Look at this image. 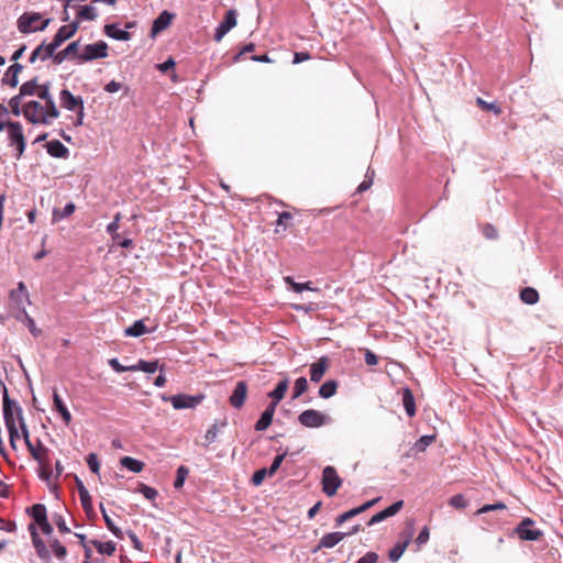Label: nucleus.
I'll use <instances>...</instances> for the list:
<instances>
[{
  "instance_id": "nucleus-9",
  "label": "nucleus",
  "mask_w": 563,
  "mask_h": 563,
  "mask_svg": "<svg viewBox=\"0 0 563 563\" xmlns=\"http://www.w3.org/2000/svg\"><path fill=\"white\" fill-rule=\"evenodd\" d=\"M342 481L333 466L324 467L322 472V490L327 496L336 494Z\"/></svg>"
},
{
  "instance_id": "nucleus-44",
  "label": "nucleus",
  "mask_w": 563,
  "mask_h": 563,
  "mask_svg": "<svg viewBox=\"0 0 563 563\" xmlns=\"http://www.w3.org/2000/svg\"><path fill=\"white\" fill-rule=\"evenodd\" d=\"M415 534V522L413 520H408L405 525L404 530L400 532V542H406V545L408 547L410 541L412 540V537Z\"/></svg>"
},
{
  "instance_id": "nucleus-43",
  "label": "nucleus",
  "mask_w": 563,
  "mask_h": 563,
  "mask_svg": "<svg viewBox=\"0 0 563 563\" xmlns=\"http://www.w3.org/2000/svg\"><path fill=\"white\" fill-rule=\"evenodd\" d=\"M96 18H97V12L93 7H90V5L79 7V10L77 12L78 20L93 21V20H96Z\"/></svg>"
},
{
  "instance_id": "nucleus-64",
  "label": "nucleus",
  "mask_w": 563,
  "mask_h": 563,
  "mask_svg": "<svg viewBox=\"0 0 563 563\" xmlns=\"http://www.w3.org/2000/svg\"><path fill=\"white\" fill-rule=\"evenodd\" d=\"M378 554L376 552L369 551L362 558L357 560L356 563H376L378 561Z\"/></svg>"
},
{
  "instance_id": "nucleus-34",
  "label": "nucleus",
  "mask_w": 563,
  "mask_h": 563,
  "mask_svg": "<svg viewBox=\"0 0 563 563\" xmlns=\"http://www.w3.org/2000/svg\"><path fill=\"white\" fill-rule=\"evenodd\" d=\"M91 545H93L98 553L106 555H113L115 552V543L113 541L101 542L98 540H90Z\"/></svg>"
},
{
  "instance_id": "nucleus-30",
  "label": "nucleus",
  "mask_w": 563,
  "mask_h": 563,
  "mask_svg": "<svg viewBox=\"0 0 563 563\" xmlns=\"http://www.w3.org/2000/svg\"><path fill=\"white\" fill-rule=\"evenodd\" d=\"M150 332H152V331L147 329V327L144 323V320H137L131 327H129L124 330V334L126 336H134V338L141 336V335H143L145 333H150Z\"/></svg>"
},
{
  "instance_id": "nucleus-23",
  "label": "nucleus",
  "mask_w": 563,
  "mask_h": 563,
  "mask_svg": "<svg viewBox=\"0 0 563 563\" xmlns=\"http://www.w3.org/2000/svg\"><path fill=\"white\" fill-rule=\"evenodd\" d=\"M53 408L60 415L64 423L68 427L71 422V415L56 389L53 391Z\"/></svg>"
},
{
  "instance_id": "nucleus-18",
  "label": "nucleus",
  "mask_w": 563,
  "mask_h": 563,
  "mask_svg": "<svg viewBox=\"0 0 563 563\" xmlns=\"http://www.w3.org/2000/svg\"><path fill=\"white\" fill-rule=\"evenodd\" d=\"M78 48H79V41H74L70 44L67 45L66 48L63 51H59L58 53L53 54V63L56 65L62 64L67 58H77L78 59Z\"/></svg>"
},
{
  "instance_id": "nucleus-7",
  "label": "nucleus",
  "mask_w": 563,
  "mask_h": 563,
  "mask_svg": "<svg viewBox=\"0 0 563 563\" xmlns=\"http://www.w3.org/2000/svg\"><path fill=\"white\" fill-rule=\"evenodd\" d=\"M41 18L42 16H41L40 13H23L18 19V29H19V31L21 33H23V34H26V33H31V32H35V31H43V30H45L46 26L49 23L48 19L43 21L40 26L33 25L34 23L40 21Z\"/></svg>"
},
{
  "instance_id": "nucleus-25",
  "label": "nucleus",
  "mask_w": 563,
  "mask_h": 563,
  "mask_svg": "<svg viewBox=\"0 0 563 563\" xmlns=\"http://www.w3.org/2000/svg\"><path fill=\"white\" fill-rule=\"evenodd\" d=\"M47 153L57 158H67L69 151L68 148L58 140H53L46 143Z\"/></svg>"
},
{
  "instance_id": "nucleus-53",
  "label": "nucleus",
  "mask_w": 563,
  "mask_h": 563,
  "mask_svg": "<svg viewBox=\"0 0 563 563\" xmlns=\"http://www.w3.org/2000/svg\"><path fill=\"white\" fill-rule=\"evenodd\" d=\"M19 426H20L21 433L24 439L25 445H26L29 452H31L32 450L36 449V445H34L30 440V432H29V429L26 427L24 419H21V422H19Z\"/></svg>"
},
{
  "instance_id": "nucleus-2",
  "label": "nucleus",
  "mask_w": 563,
  "mask_h": 563,
  "mask_svg": "<svg viewBox=\"0 0 563 563\" xmlns=\"http://www.w3.org/2000/svg\"><path fill=\"white\" fill-rule=\"evenodd\" d=\"M32 457L38 463V476L45 482H49L53 475V467L49 457V450L37 440L36 449L30 452Z\"/></svg>"
},
{
  "instance_id": "nucleus-12",
  "label": "nucleus",
  "mask_w": 563,
  "mask_h": 563,
  "mask_svg": "<svg viewBox=\"0 0 563 563\" xmlns=\"http://www.w3.org/2000/svg\"><path fill=\"white\" fill-rule=\"evenodd\" d=\"M236 25V11L234 9H230L227 11L224 19L217 26L213 40L216 42H220L223 36L234 26Z\"/></svg>"
},
{
  "instance_id": "nucleus-24",
  "label": "nucleus",
  "mask_w": 563,
  "mask_h": 563,
  "mask_svg": "<svg viewBox=\"0 0 563 563\" xmlns=\"http://www.w3.org/2000/svg\"><path fill=\"white\" fill-rule=\"evenodd\" d=\"M76 486L82 509L86 511L87 515H89L90 512L93 511L91 496L88 489L85 487L84 483L79 478H76Z\"/></svg>"
},
{
  "instance_id": "nucleus-28",
  "label": "nucleus",
  "mask_w": 563,
  "mask_h": 563,
  "mask_svg": "<svg viewBox=\"0 0 563 563\" xmlns=\"http://www.w3.org/2000/svg\"><path fill=\"white\" fill-rule=\"evenodd\" d=\"M289 387V382L287 378L280 380L275 389L268 393V397L272 398L271 404H275V407L279 404V401L285 397V394Z\"/></svg>"
},
{
  "instance_id": "nucleus-57",
  "label": "nucleus",
  "mask_w": 563,
  "mask_h": 563,
  "mask_svg": "<svg viewBox=\"0 0 563 563\" xmlns=\"http://www.w3.org/2000/svg\"><path fill=\"white\" fill-rule=\"evenodd\" d=\"M22 98L19 93L16 96H13L10 100H9V107L11 109V112L14 114V115H20L22 113V108H21V101H22Z\"/></svg>"
},
{
  "instance_id": "nucleus-56",
  "label": "nucleus",
  "mask_w": 563,
  "mask_h": 563,
  "mask_svg": "<svg viewBox=\"0 0 563 563\" xmlns=\"http://www.w3.org/2000/svg\"><path fill=\"white\" fill-rule=\"evenodd\" d=\"M481 231L488 240H496L498 238V231L492 223L483 224Z\"/></svg>"
},
{
  "instance_id": "nucleus-47",
  "label": "nucleus",
  "mask_w": 563,
  "mask_h": 563,
  "mask_svg": "<svg viewBox=\"0 0 563 563\" xmlns=\"http://www.w3.org/2000/svg\"><path fill=\"white\" fill-rule=\"evenodd\" d=\"M227 424L225 421L221 422L220 424L218 423H213L206 432L205 434V440H206V443L205 445L208 446L209 444H211L212 442L216 441L217 439V435H218V432L220 430V427H224Z\"/></svg>"
},
{
  "instance_id": "nucleus-14",
  "label": "nucleus",
  "mask_w": 563,
  "mask_h": 563,
  "mask_svg": "<svg viewBox=\"0 0 563 563\" xmlns=\"http://www.w3.org/2000/svg\"><path fill=\"white\" fill-rule=\"evenodd\" d=\"M378 500H379V497L374 498L372 500H368V501L364 503L363 505H361L358 507H355V508H353L351 510H347V511L341 514L340 516H338L335 518V525L336 526H341L345 521L352 519L353 517H355V516L366 511L371 507H373Z\"/></svg>"
},
{
  "instance_id": "nucleus-46",
  "label": "nucleus",
  "mask_w": 563,
  "mask_h": 563,
  "mask_svg": "<svg viewBox=\"0 0 563 563\" xmlns=\"http://www.w3.org/2000/svg\"><path fill=\"white\" fill-rule=\"evenodd\" d=\"M76 206L73 202H68L63 210L54 209L53 219L55 221L62 220L71 216L75 212Z\"/></svg>"
},
{
  "instance_id": "nucleus-63",
  "label": "nucleus",
  "mask_w": 563,
  "mask_h": 563,
  "mask_svg": "<svg viewBox=\"0 0 563 563\" xmlns=\"http://www.w3.org/2000/svg\"><path fill=\"white\" fill-rule=\"evenodd\" d=\"M268 475V471L267 468H261V470H257L253 476H252V483L255 485V486H258L263 483V481L265 479V477Z\"/></svg>"
},
{
  "instance_id": "nucleus-39",
  "label": "nucleus",
  "mask_w": 563,
  "mask_h": 563,
  "mask_svg": "<svg viewBox=\"0 0 563 563\" xmlns=\"http://www.w3.org/2000/svg\"><path fill=\"white\" fill-rule=\"evenodd\" d=\"M29 514L31 515V517L34 519V521L36 523H40V522L44 521L45 519H47L46 507L43 504L33 505L30 508Z\"/></svg>"
},
{
  "instance_id": "nucleus-26",
  "label": "nucleus",
  "mask_w": 563,
  "mask_h": 563,
  "mask_svg": "<svg viewBox=\"0 0 563 563\" xmlns=\"http://www.w3.org/2000/svg\"><path fill=\"white\" fill-rule=\"evenodd\" d=\"M23 66L19 63H14L11 65L7 73L4 74V77L2 78L3 85H9L10 87H15L18 85V76L22 71Z\"/></svg>"
},
{
  "instance_id": "nucleus-54",
  "label": "nucleus",
  "mask_w": 563,
  "mask_h": 563,
  "mask_svg": "<svg viewBox=\"0 0 563 563\" xmlns=\"http://www.w3.org/2000/svg\"><path fill=\"white\" fill-rule=\"evenodd\" d=\"M467 500L462 494H456L449 499V505L456 509H464L467 507Z\"/></svg>"
},
{
  "instance_id": "nucleus-20",
  "label": "nucleus",
  "mask_w": 563,
  "mask_h": 563,
  "mask_svg": "<svg viewBox=\"0 0 563 563\" xmlns=\"http://www.w3.org/2000/svg\"><path fill=\"white\" fill-rule=\"evenodd\" d=\"M345 537H346V534L344 532L327 533L320 539L318 545L312 550V552L316 553L317 551H319L323 548H327V549L333 548L340 541H342Z\"/></svg>"
},
{
  "instance_id": "nucleus-35",
  "label": "nucleus",
  "mask_w": 563,
  "mask_h": 563,
  "mask_svg": "<svg viewBox=\"0 0 563 563\" xmlns=\"http://www.w3.org/2000/svg\"><path fill=\"white\" fill-rule=\"evenodd\" d=\"M48 44L42 43L38 45L31 54L29 60L30 63H35L36 59L46 60L48 58L53 59V55H48Z\"/></svg>"
},
{
  "instance_id": "nucleus-61",
  "label": "nucleus",
  "mask_w": 563,
  "mask_h": 563,
  "mask_svg": "<svg viewBox=\"0 0 563 563\" xmlns=\"http://www.w3.org/2000/svg\"><path fill=\"white\" fill-rule=\"evenodd\" d=\"M286 454L287 452H284L283 454H278L274 457L272 465L269 468H267L269 476H273L277 472V470L280 467V464L285 460Z\"/></svg>"
},
{
  "instance_id": "nucleus-52",
  "label": "nucleus",
  "mask_w": 563,
  "mask_h": 563,
  "mask_svg": "<svg viewBox=\"0 0 563 563\" xmlns=\"http://www.w3.org/2000/svg\"><path fill=\"white\" fill-rule=\"evenodd\" d=\"M137 492L143 494V496L148 500H154L158 495V493L155 488L150 487V486L145 485L144 483H139Z\"/></svg>"
},
{
  "instance_id": "nucleus-17",
  "label": "nucleus",
  "mask_w": 563,
  "mask_h": 563,
  "mask_svg": "<svg viewBox=\"0 0 563 563\" xmlns=\"http://www.w3.org/2000/svg\"><path fill=\"white\" fill-rule=\"evenodd\" d=\"M29 530H30V533H31V537H32V543L34 545V549H35V552L36 554L42 559V560H49L51 559V554H49V551L48 549L46 548L44 541L40 538L38 533H37V530L35 528V525L34 523H31L29 526Z\"/></svg>"
},
{
  "instance_id": "nucleus-40",
  "label": "nucleus",
  "mask_w": 563,
  "mask_h": 563,
  "mask_svg": "<svg viewBox=\"0 0 563 563\" xmlns=\"http://www.w3.org/2000/svg\"><path fill=\"white\" fill-rule=\"evenodd\" d=\"M100 510L102 512V517H103V520H104V523L107 526V528L119 539H123V532L122 530L117 527L112 519L109 517V515L107 514L104 507L102 504H100Z\"/></svg>"
},
{
  "instance_id": "nucleus-32",
  "label": "nucleus",
  "mask_w": 563,
  "mask_h": 563,
  "mask_svg": "<svg viewBox=\"0 0 563 563\" xmlns=\"http://www.w3.org/2000/svg\"><path fill=\"white\" fill-rule=\"evenodd\" d=\"M520 300L527 305H536L539 299V292L532 287H525L520 290Z\"/></svg>"
},
{
  "instance_id": "nucleus-27",
  "label": "nucleus",
  "mask_w": 563,
  "mask_h": 563,
  "mask_svg": "<svg viewBox=\"0 0 563 563\" xmlns=\"http://www.w3.org/2000/svg\"><path fill=\"white\" fill-rule=\"evenodd\" d=\"M401 395H402V405L405 407V410H406L407 415L411 418L417 412L413 394L410 388L405 387L401 389Z\"/></svg>"
},
{
  "instance_id": "nucleus-1",
  "label": "nucleus",
  "mask_w": 563,
  "mask_h": 563,
  "mask_svg": "<svg viewBox=\"0 0 563 563\" xmlns=\"http://www.w3.org/2000/svg\"><path fill=\"white\" fill-rule=\"evenodd\" d=\"M3 419L9 433L10 445L16 450V440L20 438L16 423L23 418L22 408L9 397L8 388L3 386Z\"/></svg>"
},
{
  "instance_id": "nucleus-21",
  "label": "nucleus",
  "mask_w": 563,
  "mask_h": 563,
  "mask_svg": "<svg viewBox=\"0 0 563 563\" xmlns=\"http://www.w3.org/2000/svg\"><path fill=\"white\" fill-rule=\"evenodd\" d=\"M329 367V358L327 356L320 357L316 363L311 364L310 380L318 383L322 379Z\"/></svg>"
},
{
  "instance_id": "nucleus-5",
  "label": "nucleus",
  "mask_w": 563,
  "mask_h": 563,
  "mask_svg": "<svg viewBox=\"0 0 563 563\" xmlns=\"http://www.w3.org/2000/svg\"><path fill=\"white\" fill-rule=\"evenodd\" d=\"M23 117L32 124H44L47 125L45 112L43 111V104L38 101L31 100L22 107Z\"/></svg>"
},
{
  "instance_id": "nucleus-8",
  "label": "nucleus",
  "mask_w": 563,
  "mask_h": 563,
  "mask_svg": "<svg viewBox=\"0 0 563 563\" xmlns=\"http://www.w3.org/2000/svg\"><path fill=\"white\" fill-rule=\"evenodd\" d=\"M298 421L306 428H319L329 423L330 418L314 409H307L298 416Z\"/></svg>"
},
{
  "instance_id": "nucleus-11",
  "label": "nucleus",
  "mask_w": 563,
  "mask_h": 563,
  "mask_svg": "<svg viewBox=\"0 0 563 563\" xmlns=\"http://www.w3.org/2000/svg\"><path fill=\"white\" fill-rule=\"evenodd\" d=\"M534 521L530 518H525L515 529L516 533L521 540L537 541L543 533L540 529L533 528Z\"/></svg>"
},
{
  "instance_id": "nucleus-51",
  "label": "nucleus",
  "mask_w": 563,
  "mask_h": 563,
  "mask_svg": "<svg viewBox=\"0 0 563 563\" xmlns=\"http://www.w3.org/2000/svg\"><path fill=\"white\" fill-rule=\"evenodd\" d=\"M308 389V382L306 377H299L295 382L292 398L296 399Z\"/></svg>"
},
{
  "instance_id": "nucleus-60",
  "label": "nucleus",
  "mask_w": 563,
  "mask_h": 563,
  "mask_svg": "<svg viewBox=\"0 0 563 563\" xmlns=\"http://www.w3.org/2000/svg\"><path fill=\"white\" fill-rule=\"evenodd\" d=\"M86 461H87V464H88L90 471L95 474H98L99 470H100V464H99L97 454L96 453L88 454V456L86 457Z\"/></svg>"
},
{
  "instance_id": "nucleus-58",
  "label": "nucleus",
  "mask_w": 563,
  "mask_h": 563,
  "mask_svg": "<svg viewBox=\"0 0 563 563\" xmlns=\"http://www.w3.org/2000/svg\"><path fill=\"white\" fill-rule=\"evenodd\" d=\"M430 538V530L429 527L424 526L421 531L419 532L418 537L415 539V543L418 548V550L424 545Z\"/></svg>"
},
{
  "instance_id": "nucleus-59",
  "label": "nucleus",
  "mask_w": 563,
  "mask_h": 563,
  "mask_svg": "<svg viewBox=\"0 0 563 563\" xmlns=\"http://www.w3.org/2000/svg\"><path fill=\"white\" fill-rule=\"evenodd\" d=\"M506 508H507V506L504 503L499 501L496 504H489V505L483 506L475 512V515H483V514L494 511V510H504Z\"/></svg>"
},
{
  "instance_id": "nucleus-50",
  "label": "nucleus",
  "mask_w": 563,
  "mask_h": 563,
  "mask_svg": "<svg viewBox=\"0 0 563 563\" xmlns=\"http://www.w3.org/2000/svg\"><path fill=\"white\" fill-rule=\"evenodd\" d=\"M120 220L121 213L118 212L114 214L113 221L109 223L107 227V232L111 235L112 240H117L120 238V234L118 233Z\"/></svg>"
},
{
  "instance_id": "nucleus-42",
  "label": "nucleus",
  "mask_w": 563,
  "mask_h": 563,
  "mask_svg": "<svg viewBox=\"0 0 563 563\" xmlns=\"http://www.w3.org/2000/svg\"><path fill=\"white\" fill-rule=\"evenodd\" d=\"M22 297L27 298L26 286L23 282L18 283L16 289L10 291V298L18 305L21 306Z\"/></svg>"
},
{
  "instance_id": "nucleus-3",
  "label": "nucleus",
  "mask_w": 563,
  "mask_h": 563,
  "mask_svg": "<svg viewBox=\"0 0 563 563\" xmlns=\"http://www.w3.org/2000/svg\"><path fill=\"white\" fill-rule=\"evenodd\" d=\"M7 132L10 145L15 147V158L20 159L26 146L22 124L18 121H8Z\"/></svg>"
},
{
  "instance_id": "nucleus-62",
  "label": "nucleus",
  "mask_w": 563,
  "mask_h": 563,
  "mask_svg": "<svg viewBox=\"0 0 563 563\" xmlns=\"http://www.w3.org/2000/svg\"><path fill=\"white\" fill-rule=\"evenodd\" d=\"M53 519H54V522L60 533H69L70 532V529L67 527L65 519L62 515L55 514Z\"/></svg>"
},
{
  "instance_id": "nucleus-38",
  "label": "nucleus",
  "mask_w": 563,
  "mask_h": 563,
  "mask_svg": "<svg viewBox=\"0 0 563 563\" xmlns=\"http://www.w3.org/2000/svg\"><path fill=\"white\" fill-rule=\"evenodd\" d=\"M121 465L126 467L128 470L134 472V473H140L143 471L144 468V463L139 461V460H135L131 456H124L121 459L120 461Z\"/></svg>"
},
{
  "instance_id": "nucleus-22",
  "label": "nucleus",
  "mask_w": 563,
  "mask_h": 563,
  "mask_svg": "<svg viewBox=\"0 0 563 563\" xmlns=\"http://www.w3.org/2000/svg\"><path fill=\"white\" fill-rule=\"evenodd\" d=\"M275 410V404H269L266 407V409L262 412L260 419L256 421L254 426L256 431H264L272 424Z\"/></svg>"
},
{
  "instance_id": "nucleus-49",
  "label": "nucleus",
  "mask_w": 563,
  "mask_h": 563,
  "mask_svg": "<svg viewBox=\"0 0 563 563\" xmlns=\"http://www.w3.org/2000/svg\"><path fill=\"white\" fill-rule=\"evenodd\" d=\"M188 474H189V470L186 466L180 465L177 468L176 478H175V482H174V487L176 489H180L184 486V483H185L186 477L188 476Z\"/></svg>"
},
{
  "instance_id": "nucleus-33",
  "label": "nucleus",
  "mask_w": 563,
  "mask_h": 563,
  "mask_svg": "<svg viewBox=\"0 0 563 563\" xmlns=\"http://www.w3.org/2000/svg\"><path fill=\"white\" fill-rule=\"evenodd\" d=\"M132 372L142 371L145 373H155L158 369V361L147 362L144 360H139V362L134 365H130Z\"/></svg>"
},
{
  "instance_id": "nucleus-45",
  "label": "nucleus",
  "mask_w": 563,
  "mask_h": 563,
  "mask_svg": "<svg viewBox=\"0 0 563 563\" xmlns=\"http://www.w3.org/2000/svg\"><path fill=\"white\" fill-rule=\"evenodd\" d=\"M408 547L406 545V542H398L397 544H395V547H393L389 552H388V559L389 561L391 562H397L401 555L404 554V552L406 551Z\"/></svg>"
},
{
  "instance_id": "nucleus-15",
  "label": "nucleus",
  "mask_w": 563,
  "mask_h": 563,
  "mask_svg": "<svg viewBox=\"0 0 563 563\" xmlns=\"http://www.w3.org/2000/svg\"><path fill=\"white\" fill-rule=\"evenodd\" d=\"M60 106L69 111H76L78 108H84V100L81 97L74 96L68 89H63L59 93Z\"/></svg>"
},
{
  "instance_id": "nucleus-29",
  "label": "nucleus",
  "mask_w": 563,
  "mask_h": 563,
  "mask_svg": "<svg viewBox=\"0 0 563 563\" xmlns=\"http://www.w3.org/2000/svg\"><path fill=\"white\" fill-rule=\"evenodd\" d=\"M104 33L114 40L119 41H129L131 38V33L124 30L118 29L117 24H106Z\"/></svg>"
},
{
  "instance_id": "nucleus-6",
  "label": "nucleus",
  "mask_w": 563,
  "mask_h": 563,
  "mask_svg": "<svg viewBox=\"0 0 563 563\" xmlns=\"http://www.w3.org/2000/svg\"><path fill=\"white\" fill-rule=\"evenodd\" d=\"M205 398V395L199 394L196 396H190L187 394H177L170 397L163 396L162 399L164 401H170L173 407L177 410L195 408L197 407Z\"/></svg>"
},
{
  "instance_id": "nucleus-10",
  "label": "nucleus",
  "mask_w": 563,
  "mask_h": 563,
  "mask_svg": "<svg viewBox=\"0 0 563 563\" xmlns=\"http://www.w3.org/2000/svg\"><path fill=\"white\" fill-rule=\"evenodd\" d=\"M108 56V45L103 41H99L93 44H88L84 47V51L78 54L80 62H90L98 58H104Z\"/></svg>"
},
{
  "instance_id": "nucleus-16",
  "label": "nucleus",
  "mask_w": 563,
  "mask_h": 563,
  "mask_svg": "<svg viewBox=\"0 0 563 563\" xmlns=\"http://www.w3.org/2000/svg\"><path fill=\"white\" fill-rule=\"evenodd\" d=\"M404 507V501L402 500H398L396 503H394L393 505H390L389 507L385 508L384 510L375 514L371 519L369 521L367 522V526H373V525H376L391 516H395L396 514H398Z\"/></svg>"
},
{
  "instance_id": "nucleus-36",
  "label": "nucleus",
  "mask_w": 563,
  "mask_h": 563,
  "mask_svg": "<svg viewBox=\"0 0 563 563\" xmlns=\"http://www.w3.org/2000/svg\"><path fill=\"white\" fill-rule=\"evenodd\" d=\"M37 88H38V82H37V78L35 77V78L27 80L21 85L19 95L21 97L34 96L37 93Z\"/></svg>"
},
{
  "instance_id": "nucleus-13",
  "label": "nucleus",
  "mask_w": 563,
  "mask_h": 563,
  "mask_svg": "<svg viewBox=\"0 0 563 563\" xmlns=\"http://www.w3.org/2000/svg\"><path fill=\"white\" fill-rule=\"evenodd\" d=\"M246 397H247V384L244 380H240L236 383L234 390L229 398V402L233 408L240 409L244 406Z\"/></svg>"
},
{
  "instance_id": "nucleus-41",
  "label": "nucleus",
  "mask_w": 563,
  "mask_h": 563,
  "mask_svg": "<svg viewBox=\"0 0 563 563\" xmlns=\"http://www.w3.org/2000/svg\"><path fill=\"white\" fill-rule=\"evenodd\" d=\"M285 282L291 287V289L295 291V292H302L303 290H311V291H317L319 290L318 288H313L312 287V283L311 282H307V283H296L291 277H286L285 278Z\"/></svg>"
},
{
  "instance_id": "nucleus-31",
  "label": "nucleus",
  "mask_w": 563,
  "mask_h": 563,
  "mask_svg": "<svg viewBox=\"0 0 563 563\" xmlns=\"http://www.w3.org/2000/svg\"><path fill=\"white\" fill-rule=\"evenodd\" d=\"M43 111L45 112L47 125L51 124L53 119H57L59 117V110L57 109L55 101L53 98L43 100Z\"/></svg>"
},
{
  "instance_id": "nucleus-55",
  "label": "nucleus",
  "mask_w": 563,
  "mask_h": 563,
  "mask_svg": "<svg viewBox=\"0 0 563 563\" xmlns=\"http://www.w3.org/2000/svg\"><path fill=\"white\" fill-rule=\"evenodd\" d=\"M51 548L57 559L63 560L67 555V549L57 539L51 541Z\"/></svg>"
},
{
  "instance_id": "nucleus-48",
  "label": "nucleus",
  "mask_w": 563,
  "mask_h": 563,
  "mask_svg": "<svg viewBox=\"0 0 563 563\" xmlns=\"http://www.w3.org/2000/svg\"><path fill=\"white\" fill-rule=\"evenodd\" d=\"M476 104L484 111H492L494 112L496 115H500L503 110L497 104V103H494V102H486L484 99L482 98H477L476 99Z\"/></svg>"
},
{
  "instance_id": "nucleus-19",
  "label": "nucleus",
  "mask_w": 563,
  "mask_h": 563,
  "mask_svg": "<svg viewBox=\"0 0 563 563\" xmlns=\"http://www.w3.org/2000/svg\"><path fill=\"white\" fill-rule=\"evenodd\" d=\"M174 16V13H170L166 10L161 12L159 15L153 21L151 35L155 36L156 34L167 29L170 25Z\"/></svg>"
},
{
  "instance_id": "nucleus-4",
  "label": "nucleus",
  "mask_w": 563,
  "mask_h": 563,
  "mask_svg": "<svg viewBox=\"0 0 563 563\" xmlns=\"http://www.w3.org/2000/svg\"><path fill=\"white\" fill-rule=\"evenodd\" d=\"M79 27V21H74L70 24L60 26L53 37V41L48 44V55H53L54 52L67 40L73 37Z\"/></svg>"
},
{
  "instance_id": "nucleus-37",
  "label": "nucleus",
  "mask_w": 563,
  "mask_h": 563,
  "mask_svg": "<svg viewBox=\"0 0 563 563\" xmlns=\"http://www.w3.org/2000/svg\"><path fill=\"white\" fill-rule=\"evenodd\" d=\"M338 389V382L331 379L323 383L319 388V396L322 398H330L335 395Z\"/></svg>"
}]
</instances>
